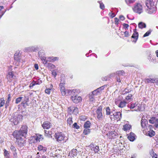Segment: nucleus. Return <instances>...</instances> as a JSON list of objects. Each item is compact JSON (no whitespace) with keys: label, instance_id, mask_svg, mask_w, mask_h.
Returning <instances> with one entry per match:
<instances>
[{"label":"nucleus","instance_id":"obj_54","mask_svg":"<svg viewBox=\"0 0 158 158\" xmlns=\"http://www.w3.org/2000/svg\"><path fill=\"white\" fill-rule=\"evenodd\" d=\"M154 124V126L156 128H158V119H156V120L155 121Z\"/></svg>","mask_w":158,"mask_h":158},{"label":"nucleus","instance_id":"obj_9","mask_svg":"<svg viewBox=\"0 0 158 158\" xmlns=\"http://www.w3.org/2000/svg\"><path fill=\"white\" fill-rule=\"evenodd\" d=\"M97 117L98 119L102 120V119L103 115L102 113V107L101 106L98 107L96 110Z\"/></svg>","mask_w":158,"mask_h":158},{"label":"nucleus","instance_id":"obj_61","mask_svg":"<svg viewBox=\"0 0 158 158\" xmlns=\"http://www.w3.org/2000/svg\"><path fill=\"white\" fill-rule=\"evenodd\" d=\"M10 148L11 150L13 152L16 151V148L13 145L11 146L10 147Z\"/></svg>","mask_w":158,"mask_h":158},{"label":"nucleus","instance_id":"obj_17","mask_svg":"<svg viewBox=\"0 0 158 158\" xmlns=\"http://www.w3.org/2000/svg\"><path fill=\"white\" fill-rule=\"evenodd\" d=\"M113 115L114 116L115 118L118 120H120L122 118V114L120 112H117L114 114H113ZM112 116V115H111V116Z\"/></svg>","mask_w":158,"mask_h":158},{"label":"nucleus","instance_id":"obj_14","mask_svg":"<svg viewBox=\"0 0 158 158\" xmlns=\"http://www.w3.org/2000/svg\"><path fill=\"white\" fill-rule=\"evenodd\" d=\"M52 126L51 123L48 121H45L42 125L44 129H48L50 128Z\"/></svg>","mask_w":158,"mask_h":158},{"label":"nucleus","instance_id":"obj_2","mask_svg":"<svg viewBox=\"0 0 158 158\" xmlns=\"http://www.w3.org/2000/svg\"><path fill=\"white\" fill-rule=\"evenodd\" d=\"M157 0H146L145 3L147 8L146 12L149 14H152L155 13L156 7L155 5V3Z\"/></svg>","mask_w":158,"mask_h":158},{"label":"nucleus","instance_id":"obj_38","mask_svg":"<svg viewBox=\"0 0 158 158\" xmlns=\"http://www.w3.org/2000/svg\"><path fill=\"white\" fill-rule=\"evenodd\" d=\"M116 75H117L118 77L121 75H123L124 74V72L123 70H120L117 71L116 72Z\"/></svg>","mask_w":158,"mask_h":158},{"label":"nucleus","instance_id":"obj_22","mask_svg":"<svg viewBox=\"0 0 158 158\" xmlns=\"http://www.w3.org/2000/svg\"><path fill=\"white\" fill-rule=\"evenodd\" d=\"M35 139L37 142H40L43 139V136L41 135L38 134L35 136Z\"/></svg>","mask_w":158,"mask_h":158},{"label":"nucleus","instance_id":"obj_45","mask_svg":"<svg viewBox=\"0 0 158 158\" xmlns=\"http://www.w3.org/2000/svg\"><path fill=\"white\" fill-rule=\"evenodd\" d=\"M40 153L38 152L37 154L38 155V156L36 158H48L47 156L45 155H42V154L39 155Z\"/></svg>","mask_w":158,"mask_h":158},{"label":"nucleus","instance_id":"obj_32","mask_svg":"<svg viewBox=\"0 0 158 158\" xmlns=\"http://www.w3.org/2000/svg\"><path fill=\"white\" fill-rule=\"evenodd\" d=\"M91 125V124L90 122L87 121L85 123L84 126L85 128H88L90 127Z\"/></svg>","mask_w":158,"mask_h":158},{"label":"nucleus","instance_id":"obj_39","mask_svg":"<svg viewBox=\"0 0 158 158\" xmlns=\"http://www.w3.org/2000/svg\"><path fill=\"white\" fill-rule=\"evenodd\" d=\"M45 135L49 137H50L52 134L51 131H47L46 130L44 131Z\"/></svg>","mask_w":158,"mask_h":158},{"label":"nucleus","instance_id":"obj_18","mask_svg":"<svg viewBox=\"0 0 158 158\" xmlns=\"http://www.w3.org/2000/svg\"><path fill=\"white\" fill-rule=\"evenodd\" d=\"M127 103V102H126V101L124 100L121 101L118 105V106L119 107L123 108L126 106Z\"/></svg>","mask_w":158,"mask_h":158},{"label":"nucleus","instance_id":"obj_41","mask_svg":"<svg viewBox=\"0 0 158 158\" xmlns=\"http://www.w3.org/2000/svg\"><path fill=\"white\" fill-rule=\"evenodd\" d=\"M100 94V92L98 90V89H96L95 90L93 91L92 92V94L91 95H93V96L97 95L99 94Z\"/></svg>","mask_w":158,"mask_h":158},{"label":"nucleus","instance_id":"obj_48","mask_svg":"<svg viewBox=\"0 0 158 158\" xmlns=\"http://www.w3.org/2000/svg\"><path fill=\"white\" fill-rule=\"evenodd\" d=\"M152 31V30H149L148 31H147L143 35V37H144L148 36Z\"/></svg>","mask_w":158,"mask_h":158},{"label":"nucleus","instance_id":"obj_42","mask_svg":"<svg viewBox=\"0 0 158 158\" xmlns=\"http://www.w3.org/2000/svg\"><path fill=\"white\" fill-rule=\"evenodd\" d=\"M73 122L72 118V117H69L68 119L67 120V124L68 125L69 124V126H70L72 124Z\"/></svg>","mask_w":158,"mask_h":158},{"label":"nucleus","instance_id":"obj_30","mask_svg":"<svg viewBox=\"0 0 158 158\" xmlns=\"http://www.w3.org/2000/svg\"><path fill=\"white\" fill-rule=\"evenodd\" d=\"M148 134L150 137H152L155 135V133L153 130H150V131H148Z\"/></svg>","mask_w":158,"mask_h":158},{"label":"nucleus","instance_id":"obj_55","mask_svg":"<svg viewBox=\"0 0 158 158\" xmlns=\"http://www.w3.org/2000/svg\"><path fill=\"white\" fill-rule=\"evenodd\" d=\"M121 101H120L119 99L118 98H116L114 100V102L115 104L118 106L119 103Z\"/></svg>","mask_w":158,"mask_h":158},{"label":"nucleus","instance_id":"obj_28","mask_svg":"<svg viewBox=\"0 0 158 158\" xmlns=\"http://www.w3.org/2000/svg\"><path fill=\"white\" fill-rule=\"evenodd\" d=\"M4 155L5 158H10V154L9 152L6 149L4 150Z\"/></svg>","mask_w":158,"mask_h":158},{"label":"nucleus","instance_id":"obj_13","mask_svg":"<svg viewBox=\"0 0 158 158\" xmlns=\"http://www.w3.org/2000/svg\"><path fill=\"white\" fill-rule=\"evenodd\" d=\"M89 147L92 150H93L95 153H98L99 151V148L98 146L95 145L93 143H91Z\"/></svg>","mask_w":158,"mask_h":158},{"label":"nucleus","instance_id":"obj_60","mask_svg":"<svg viewBox=\"0 0 158 158\" xmlns=\"http://www.w3.org/2000/svg\"><path fill=\"white\" fill-rule=\"evenodd\" d=\"M51 90V89H45V92L46 94H49L50 93Z\"/></svg>","mask_w":158,"mask_h":158},{"label":"nucleus","instance_id":"obj_44","mask_svg":"<svg viewBox=\"0 0 158 158\" xmlns=\"http://www.w3.org/2000/svg\"><path fill=\"white\" fill-rule=\"evenodd\" d=\"M106 114L107 115H109L111 113V110L110 108L108 107L106 108Z\"/></svg>","mask_w":158,"mask_h":158},{"label":"nucleus","instance_id":"obj_24","mask_svg":"<svg viewBox=\"0 0 158 158\" xmlns=\"http://www.w3.org/2000/svg\"><path fill=\"white\" fill-rule=\"evenodd\" d=\"M132 95L131 94H129L125 97V99L127 101L126 102L128 103L131 101L133 100L132 98Z\"/></svg>","mask_w":158,"mask_h":158},{"label":"nucleus","instance_id":"obj_35","mask_svg":"<svg viewBox=\"0 0 158 158\" xmlns=\"http://www.w3.org/2000/svg\"><path fill=\"white\" fill-rule=\"evenodd\" d=\"M90 132V130L89 128H85L83 131L82 135H87Z\"/></svg>","mask_w":158,"mask_h":158},{"label":"nucleus","instance_id":"obj_40","mask_svg":"<svg viewBox=\"0 0 158 158\" xmlns=\"http://www.w3.org/2000/svg\"><path fill=\"white\" fill-rule=\"evenodd\" d=\"M73 106H71L68 108V112L70 114H71L73 113Z\"/></svg>","mask_w":158,"mask_h":158},{"label":"nucleus","instance_id":"obj_12","mask_svg":"<svg viewBox=\"0 0 158 158\" xmlns=\"http://www.w3.org/2000/svg\"><path fill=\"white\" fill-rule=\"evenodd\" d=\"M67 91L68 94L73 96L77 95L78 93V90L76 89H73L72 90H67Z\"/></svg>","mask_w":158,"mask_h":158},{"label":"nucleus","instance_id":"obj_36","mask_svg":"<svg viewBox=\"0 0 158 158\" xmlns=\"http://www.w3.org/2000/svg\"><path fill=\"white\" fill-rule=\"evenodd\" d=\"M156 119V117H152L149 120V122L151 124H154Z\"/></svg>","mask_w":158,"mask_h":158},{"label":"nucleus","instance_id":"obj_4","mask_svg":"<svg viewBox=\"0 0 158 158\" xmlns=\"http://www.w3.org/2000/svg\"><path fill=\"white\" fill-rule=\"evenodd\" d=\"M42 54V55L43 56L44 55V52H39V55L40 57V58L41 60L43 62L46 61V62L48 63V62H53L56 60H58V58L57 57H54L53 56L51 57H46L41 56Z\"/></svg>","mask_w":158,"mask_h":158},{"label":"nucleus","instance_id":"obj_37","mask_svg":"<svg viewBox=\"0 0 158 158\" xmlns=\"http://www.w3.org/2000/svg\"><path fill=\"white\" fill-rule=\"evenodd\" d=\"M60 90L61 92L62 95L63 96L65 95L66 93H67V90L65 91V87H62V89H60Z\"/></svg>","mask_w":158,"mask_h":158},{"label":"nucleus","instance_id":"obj_25","mask_svg":"<svg viewBox=\"0 0 158 158\" xmlns=\"http://www.w3.org/2000/svg\"><path fill=\"white\" fill-rule=\"evenodd\" d=\"M77 155V150L76 149H73L72 150L71 152L69 153V156H71L72 158V157H74L75 156H76Z\"/></svg>","mask_w":158,"mask_h":158},{"label":"nucleus","instance_id":"obj_56","mask_svg":"<svg viewBox=\"0 0 158 158\" xmlns=\"http://www.w3.org/2000/svg\"><path fill=\"white\" fill-rule=\"evenodd\" d=\"M31 48L32 51H35L38 49V47H37L31 46Z\"/></svg>","mask_w":158,"mask_h":158},{"label":"nucleus","instance_id":"obj_46","mask_svg":"<svg viewBox=\"0 0 158 158\" xmlns=\"http://www.w3.org/2000/svg\"><path fill=\"white\" fill-rule=\"evenodd\" d=\"M102 81H104L110 80V79L109 78V76L108 75L107 76L102 77Z\"/></svg>","mask_w":158,"mask_h":158},{"label":"nucleus","instance_id":"obj_19","mask_svg":"<svg viewBox=\"0 0 158 158\" xmlns=\"http://www.w3.org/2000/svg\"><path fill=\"white\" fill-rule=\"evenodd\" d=\"M141 123L142 127L143 128H145L148 123V122L147 120L142 118L141 120Z\"/></svg>","mask_w":158,"mask_h":158},{"label":"nucleus","instance_id":"obj_62","mask_svg":"<svg viewBox=\"0 0 158 158\" xmlns=\"http://www.w3.org/2000/svg\"><path fill=\"white\" fill-rule=\"evenodd\" d=\"M105 87V85L102 86L97 89L100 92L102 90L104 89Z\"/></svg>","mask_w":158,"mask_h":158},{"label":"nucleus","instance_id":"obj_29","mask_svg":"<svg viewBox=\"0 0 158 158\" xmlns=\"http://www.w3.org/2000/svg\"><path fill=\"white\" fill-rule=\"evenodd\" d=\"M156 79L154 78H148L146 79V82L148 83H154L156 82Z\"/></svg>","mask_w":158,"mask_h":158},{"label":"nucleus","instance_id":"obj_11","mask_svg":"<svg viewBox=\"0 0 158 158\" xmlns=\"http://www.w3.org/2000/svg\"><path fill=\"white\" fill-rule=\"evenodd\" d=\"M6 77L8 81L10 82L15 78V76L14 75L13 72L12 71H10L8 72Z\"/></svg>","mask_w":158,"mask_h":158},{"label":"nucleus","instance_id":"obj_8","mask_svg":"<svg viewBox=\"0 0 158 158\" xmlns=\"http://www.w3.org/2000/svg\"><path fill=\"white\" fill-rule=\"evenodd\" d=\"M136 29H134L133 30L134 33L132 35L131 38L132 40L131 41L132 42L135 43L138 38L139 34L136 31Z\"/></svg>","mask_w":158,"mask_h":158},{"label":"nucleus","instance_id":"obj_49","mask_svg":"<svg viewBox=\"0 0 158 158\" xmlns=\"http://www.w3.org/2000/svg\"><path fill=\"white\" fill-rule=\"evenodd\" d=\"M73 113L74 114H77L78 113V109L77 107H75L73 106Z\"/></svg>","mask_w":158,"mask_h":158},{"label":"nucleus","instance_id":"obj_21","mask_svg":"<svg viewBox=\"0 0 158 158\" xmlns=\"http://www.w3.org/2000/svg\"><path fill=\"white\" fill-rule=\"evenodd\" d=\"M135 134L132 132H131L130 134L128 136V139L131 141H133L135 140Z\"/></svg>","mask_w":158,"mask_h":158},{"label":"nucleus","instance_id":"obj_59","mask_svg":"<svg viewBox=\"0 0 158 158\" xmlns=\"http://www.w3.org/2000/svg\"><path fill=\"white\" fill-rule=\"evenodd\" d=\"M31 47L26 48L25 49V52H31Z\"/></svg>","mask_w":158,"mask_h":158},{"label":"nucleus","instance_id":"obj_15","mask_svg":"<svg viewBox=\"0 0 158 158\" xmlns=\"http://www.w3.org/2000/svg\"><path fill=\"white\" fill-rule=\"evenodd\" d=\"M37 150L40 152L41 154V153H43L45 152H46L47 150V148L46 147L40 145L38 146L37 147Z\"/></svg>","mask_w":158,"mask_h":158},{"label":"nucleus","instance_id":"obj_33","mask_svg":"<svg viewBox=\"0 0 158 158\" xmlns=\"http://www.w3.org/2000/svg\"><path fill=\"white\" fill-rule=\"evenodd\" d=\"M136 0H125L126 4L128 6L133 3Z\"/></svg>","mask_w":158,"mask_h":158},{"label":"nucleus","instance_id":"obj_52","mask_svg":"<svg viewBox=\"0 0 158 158\" xmlns=\"http://www.w3.org/2000/svg\"><path fill=\"white\" fill-rule=\"evenodd\" d=\"M14 59L15 60L17 61V62H20V60L21 59V56H18L14 57Z\"/></svg>","mask_w":158,"mask_h":158},{"label":"nucleus","instance_id":"obj_5","mask_svg":"<svg viewBox=\"0 0 158 158\" xmlns=\"http://www.w3.org/2000/svg\"><path fill=\"white\" fill-rule=\"evenodd\" d=\"M132 9L135 12L138 14H140L143 12L142 6L139 3H135L132 8Z\"/></svg>","mask_w":158,"mask_h":158},{"label":"nucleus","instance_id":"obj_43","mask_svg":"<svg viewBox=\"0 0 158 158\" xmlns=\"http://www.w3.org/2000/svg\"><path fill=\"white\" fill-rule=\"evenodd\" d=\"M5 104V100L3 98L0 99V107H2Z\"/></svg>","mask_w":158,"mask_h":158},{"label":"nucleus","instance_id":"obj_58","mask_svg":"<svg viewBox=\"0 0 158 158\" xmlns=\"http://www.w3.org/2000/svg\"><path fill=\"white\" fill-rule=\"evenodd\" d=\"M124 37H128L130 35V34L128 31H126L124 32Z\"/></svg>","mask_w":158,"mask_h":158},{"label":"nucleus","instance_id":"obj_50","mask_svg":"<svg viewBox=\"0 0 158 158\" xmlns=\"http://www.w3.org/2000/svg\"><path fill=\"white\" fill-rule=\"evenodd\" d=\"M116 75V74L115 73H112L108 75L110 79H112Z\"/></svg>","mask_w":158,"mask_h":158},{"label":"nucleus","instance_id":"obj_7","mask_svg":"<svg viewBox=\"0 0 158 158\" xmlns=\"http://www.w3.org/2000/svg\"><path fill=\"white\" fill-rule=\"evenodd\" d=\"M107 137L109 139H112L115 138L118 136V134L115 131L109 132L106 134Z\"/></svg>","mask_w":158,"mask_h":158},{"label":"nucleus","instance_id":"obj_53","mask_svg":"<svg viewBox=\"0 0 158 158\" xmlns=\"http://www.w3.org/2000/svg\"><path fill=\"white\" fill-rule=\"evenodd\" d=\"M23 98L22 97H19L16 98L15 101V103L16 104H18L20 102Z\"/></svg>","mask_w":158,"mask_h":158},{"label":"nucleus","instance_id":"obj_47","mask_svg":"<svg viewBox=\"0 0 158 158\" xmlns=\"http://www.w3.org/2000/svg\"><path fill=\"white\" fill-rule=\"evenodd\" d=\"M98 2L100 4V7L102 10H103L105 8V6L104 4L101 1H98Z\"/></svg>","mask_w":158,"mask_h":158},{"label":"nucleus","instance_id":"obj_34","mask_svg":"<svg viewBox=\"0 0 158 158\" xmlns=\"http://www.w3.org/2000/svg\"><path fill=\"white\" fill-rule=\"evenodd\" d=\"M89 100L90 103H93L95 102V99H94V96L93 95H89Z\"/></svg>","mask_w":158,"mask_h":158},{"label":"nucleus","instance_id":"obj_63","mask_svg":"<svg viewBox=\"0 0 158 158\" xmlns=\"http://www.w3.org/2000/svg\"><path fill=\"white\" fill-rule=\"evenodd\" d=\"M123 26L124 27V28L125 29V30H126L128 28L129 26V25L128 24H126V23H124L123 24Z\"/></svg>","mask_w":158,"mask_h":158},{"label":"nucleus","instance_id":"obj_27","mask_svg":"<svg viewBox=\"0 0 158 158\" xmlns=\"http://www.w3.org/2000/svg\"><path fill=\"white\" fill-rule=\"evenodd\" d=\"M10 94H8V95L7 99L5 104L6 108H7V107L9 106L10 102Z\"/></svg>","mask_w":158,"mask_h":158},{"label":"nucleus","instance_id":"obj_23","mask_svg":"<svg viewBox=\"0 0 158 158\" xmlns=\"http://www.w3.org/2000/svg\"><path fill=\"white\" fill-rule=\"evenodd\" d=\"M131 126L128 123H126L123 125V129L125 131H128L131 128Z\"/></svg>","mask_w":158,"mask_h":158},{"label":"nucleus","instance_id":"obj_31","mask_svg":"<svg viewBox=\"0 0 158 158\" xmlns=\"http://www.w3.org/2000/svg\"><path fill=\"white\" fill-rule=\"evenodd\" d=\"M138 27L140 28L143 29L146 27V24L144 23L140 22L138 24Z\"/></svg>","mask_w":158,"mask_h":158},{"label":"nucleus","instance_id":"obj_3","mask_svg":"<svg viewBox=\"0 0 158 158\" xmlns=\"http://www.w3.org/2000/svg\"><path fill=\"white\" fill-rule=\"evenodd\" d=\"M23 116L17 113H15L12 114L11 118L10 119V121L13 123L15 125H17L19 122L21 121Z\"/></svg>","mask_w":158,"mask_h":158},{"label":"nucleus","instance_id":"obj_26","mask_svg":"<svg viewBox=\"0 0 158 158\" xmlns=\"http://www.w3.org/2000/svg\"><path fill=\"white\" fill-rule=\"evenodd\" d=\"M4 7L3 6H0V19L4 14L6 11H4L3 9Z\"/></svg>","mask_w":158,"mask_h":158},{"label":"nucleus","instance_id":"obj_6","mask_svg":"<svg viewBox=\"0 0 158 158\" xmlns=\"http://www.w3.org/2000/svg\"><path fill=\"white\" fill-rule=\"evenodd\" d=\"M54 136L58 142L65 140L64 135L61 132H57L55 133Z\"/></svg>","mask_w":158,"mask_h":158},{"label":"nucleus","instance_id":"obj_10","mask_svg":"<svg viewBox=\"0 0 158 158\" xmlns=\"http://www.w3.org/2000/svg\"><path fill=\"white\" fill-rule=\"evenodd\" d=\"M71 99L73 102L75 103H78L82 101L81 97L77 95L71 96Z\"/></svg>","mask_w":158,"mask_h":158},{"label":"nucleus","instance_id":"obj_57","mask_svg":"<svg viewBox=\"0 0 158 158\" xmlns=\"http://www.w3.org/2000/svg\"><path fill=\"white\" fill-rule=\"evenodd\" d=\"M52 74L54 77H56L57 74V73L55 70H54L52 71Z\"/></svg>","mask_w":158,"mask_h":158},{"label":"nucleus","instance_id":"obj_51","mask_svg":"<svg viewBox=\"0 0 158 158\" xmlns=\"http://www.w3.org/2000/svg\"><path fill=\"white\" fill-rule=\"evenodd\" d=\"M72 127L74 128L78 129L79 128V126L77 125L76 123H75L72 126Z\"/></svg>","mask_w":158,"mask_h":158},{"label":"nucleus","instance_id":"obj_20","mask_svg":"<svg viewBox=\"0 0 158 158\" xmlns=\"http://www.w3.org/2000/svg\"><path fill=\"white\" fill-rule=\"evenodd\" d=\"M137 105L136 104V103H132L131 105V106L129 107L131 109H133L134 108H135ZM137 109L135 108L134 109V110L136 111L140 110V109L139 108V107L137 106Z\"/></svg>","mask_w":158,"mask_h":158},{"label":"nucleus","instance_id":"obj_16","mask_svg":"<svg viewBox=\"0 0 158 158\" xmlns=\"http://www.w3.org/2000/svg\"><path fill=\"white\" fill-rule=\"evenodd\" d=\"M43 63L45 65V66L47 67L49 69H54L55 67V66L53 64L51 63H47L46 61L43 62Z\"/></svg>","mask_w":158,"mask_h":158},{"label":"nucleus","instance_id":"obj_1","mask_svg":"<svg viewBox=\"0 0 158 158\" xmlns=\"http://www.w3.org/2000/svg\"><path fill=\"white\" fill-rule=\"evenodd\" d=\"M27 127L23 126L19 131H15L13 133V135L16 139V143L19 146H23L25 143V138L27 134Z\"/></svg>","mask_w":158,"mask_h":158},{"label":"nucleus","instance_id":"obj_64","mask_svg":"<svg viewBox=\"0 0 158 158\" xmlns=\"http://www.w3.org/2000/svg\"><path fill=\"white\" fill-rule=\"evenodd\" d=\"M19 51L16 52L14 54V57L20 56Z\"/></svg>","mask_w":158,"mask_h":158}]
</instances>
